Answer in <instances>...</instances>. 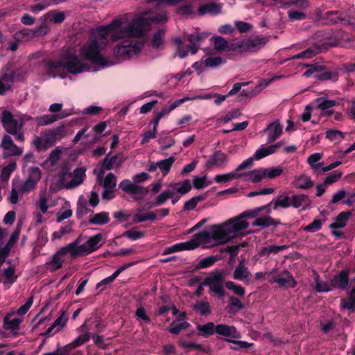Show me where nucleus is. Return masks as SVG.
<instances>
[{
  "label": "nucleus",
  "mask_w": 355,
  "mask_h": 355,
  "mask_svg": "<svg viewBox=\"0 0 355 355\" xmlns=\"http://www.w3.org/2000/svg\"><path fill=\"white\" fill-rule=\"evenodd\" d=\"M168 18L165 12L152 14L148 18L141 17L135 20L131 25L123 28L122 30L116 33L112 36V40L116 41L120 38H125L116 47L114 48L113 53L116 58L125 60L133 55H137L141 51V44L134 42L132 37L142 35L144 26L151 23H163L167 21Z\"/></svg>",
  "instance_id": "obj_1"
},
{
  "label": "nucleus",
  "mask_w": 355,
  "mask_h": 355,
  "mask_svg": "<svg viewBox=\"0 0 355 355\" xmlns=\"http://www.w3.org/2000/svg\"><path fill=\"white\" fill-rule=\"evenodd\" d=\"M40 64L46 74L53 78L58 77L61 68L67 69L71 74L80 73L90 69L89 64L83 62L78 56L73 53L67 55L64 60L44 58Z\"/></svg>",
  "instance_id": "obj_2"
},
{
  "label": "nucleus",
  "mask_w": 355,
  "mask_h": 355,
  "mask_svg": "<svg viewBox=\"0 0 355 355\" xmlns=\"http://www.w3.org/2000/svg\"><path fill=\"white\" fill-rule=\"evenodd\" d=\"M272 202H269L263 206L245 211L239 216L226 221L225 225L230 229L231 234L244 230L249 227V223L245 220L246 218L255 217L260 211H264V209L270 206Z\"/></svg>",
  "instance_id": "obj_3"
},
{
  "label": "nucleus",
  "mask_w": 355,
  "mask_h": 355,
  "mask_svg": "<svg viewBox=\"0 0 355 355\" xmlns=\"http://www.w3.org/2000/svg\"><path fill=\"white\" fill-rule=\"evenodd\" d=\"M225 277L226 273L224 270H216L204 279L202 285L209 287V293H214L219 297H223L225 295L224 288Z\"/></svg>",
  "instance_id": "obj_4"
},
{
  "label": "nucleus",
  "mask_w": 355,
  "mask_h": 355,
  "mask_svg": "<svg viewBox=\"0 0 355 355\" xmlns=\"http://www.w3.org/2000/svg\"><path fill=\"white\" fill-rule=\"evenodd\" d=\"M81 55L85 60L101 66H107L105 58L100 53L99 43L93 40L85 45L80 51Z\"/></svg>",
  "instance_id": "obj_5"
},
{
  "label": "nucleus",
  "mask_w": 355,
  "mask_h": 355,
  "mask_svg": "<svg viewBox=\"0 0 355 355\" xmlns=\"http://www.w3.org/2000/svg\"><path fill=\"white\" fill-rule=\"evenodd\" d=\"M336 46V42H317L306 49V50L293 55V59H307L315 55L327 51L329 48Z\"/></svg>",
  "instance_id": "obj_6"
},
{
  "label": "nucleus",
  "mask_w": 355,
  "mask_h": 355,
  "mask_svg": "<svg viewBox=\"0 0 355 355\" xmlns=\"http://www.w3.org/2000/svg\"><path fill=\"white\" fill-rule=\"evenodd\" d=\"M317 15L321 20L324 21V24L326 25L338 24L347 25L349 24L347 15L340 10L329 11L324 15H322V12L318 11Z\"/></svg>",
  "instance_id": "obj_7"
},
{
  "label": "nucleus",
  "mask_w": 355,
  "mask_h": 355,
  "mask_svg": "<svg viewBox=\"0 0 355 355\" xmlns=\"http://www.w3.org/2000/svg\"><path fill=\"white\" fill-rule=\"evenodd\" d=\"M313 73H315V78L320 80L336 81L338 78L337 72L326 69L324 65H312L304 72V75L306 77H310Z\"/></svg>",
  "instance_id": "obj_8"
},
{
  "label": "nucleus",
  "mask_w": 355,
  "mask_h": 355,
  "mask_svg": "<svg viewBox=\"0 0 355 355\" xmlns=\"http://www.w3.org/2000/svg\"><path fill=\"white\" fill-rule=\"evenodd\" d=\"M119 188L123 191L135 195V198H143L148 193V187H144L132 182L129 179H124L119 184Z\"/></svg>",
  "instance_id": "obj_9"
},
{
  "label": "nucleus",
  "mask_w": 355,
  "mask_h": 355,
  "mask_svg": "<svg viewBox=\"0 0 355 355\" xmlns=\"http://www.w3.org/2000/svg\"><path fill=\"white\" fill-rule=\"evenodd\" d=\"M1 123L5 130L10 135L17 134L23 126V123H19L18 120L15 119L12 114L8 110L3 111Z\"/></svg>",
  "instance_id": "obj_10"
},
{
  "label": "nucleus",
  "mask_w": 355,
  "mask_h": 355,
  "mask_svg": "<svg viewBox=\"0 0 355 355\" xmlns=\"http://www.w3.org/2000/svg\"><path fill=\"white\" fill-rule=\"evenodd\" d=\"M211 230V240L220 243L229 241L232 236L230 229L225 225V223L222 225H214Z\"/></svg>",
  "instance_id": "obj_11"
},
{
  "label": "nucleus",
  "mask_w": 355,
  "mask_h": 355,
  "mask_svg": "<svg viewBox=\"0 0 355 355\" xmlns=\"http://www.w3.org/2000/svg\"><path fill=\"white\" fill-rule=\"evenodd\" d=\"M29 176L20 188L22 193H28L32 191L41 179V171L38 167L31 166L29 168Z\"/></svg>",
  "instance_id": "obj_12"
},
{
  "label": "nucleus",
  "mask_w": 355,
  "mask_h": 355,
  "mask_svg": "<svg viewBox=\"0 0 355 355\" xmlns=\"http://www.w3.org/2000/svg\"><path fill=\"white\" fill-rule=\"evenodd\" d=\"M122 25V22L120 19H114L113 20L110 24H108L107 26H99L98 28H97V33H98V35L101 38V39H103V40H107L108 35L111 33H113L112 35H111V40L112 42H114L113 40H112V36L114 34H115L116 33L119 32L121 31L119 30V31H116L117 28H120ZM123 28H121L122 30ZM122 39V41L123 40H125V38H120V40ZM118 41V40H117ZM116 42V40L115 41Z\"/></svg>",
  "instance_id": "obj_13"
},
{
  "label": "nucleus",
  "mask_w": 355,
  "mask_h": 355,
  "mask_svg": "<svg viewBox=\"0 0 355 355\" xmlns=\"http://www.w3.org/2000/svg\"><path fill=\"white\" fill-rule=\"evenodd\" d=\"M86 169L83 167H78L73 170L72 173H69V177H71V180L67 183L64 188L67 189H72L80 186L86 178Z\"/></svg>",
  "instance_id": "obj_14"
},
{
  "label": "nucleus",
  "mask_w": 355,
  "mask_h": 355,
  "mask_svg": "<svg viewBox=\"0 0 355 355\" xmlns=\"http://www.w3.org/2000/svg\"><path fill=\"white\" fill-rule=\"evenodd\" d=\"M67 251L62 247L57 251L52 257L51 261L46 263V267L50 272H55L62 267L63 257L68 254Z\"/></svg>",
  "instance_id": "obj_15"
},
{
  "label": "nucleus",
  "mask_w": 355,
  "mask_h": 355,
  "mask_svg": "<svg viewBox=\"0 0 355 355\" xmlns=\"http://www.w3.org/2000/svg\"><path fill=\"white\" fill-rule=\"evenodd\" d=\"M349 269L342 270L338 275L333 277L332 279H330L329 282L332 289L334 288H338L341 290H345L347 288L349 284Z\"/></svg>",
  "instance_id": "obj_16"
},
{
  "label": "nucleus",
  "mask_w": 355,
  "mask_h": 355,
  "mask_svg": "<svg viewBox=\"0 0 355 355\" xmlns=\"http://www.w3.org/2000/svg\"><path fill=\"white\" fill-rule=\"evenodd\" d=\"M216 333L224 337V340L227 342L228 338H240L241 334L237 331L236 328L233 325H227L225 324H219L216 326Z\"/></svg>",
  "instance_id": "obj_17"
},
{
  "label": "nucleus",
  "mask_w": 355,
  "mask_h": 355,
  "mask_svg": "<svg viewBox=\"0 0 355 355\" xmlns=\"http://www.w3.org/2000/svg\"><path fill=\"white\" fill-rule=\"evenodd\" d=\"M80 236L63 247L67 251L71 259H76L78 257L84 256V251L85 248V243L83 245H80Z\"/></svg>",
  "instance_id": "obj_18"
},
{
  "label": "nucleus",
  "mask_w": 355,
  "mask_h": 355,
  "mask_svg": "<svg viewBox=\"0 0 355 355\" xmlns=\"http://www.w3.org/2000/svg\"><path fill=\"white\" fill-rule=\"evenodd\" d=\"M67 135V130L64 125L58 126L49 132L45 139V144L48 146L53 145V144L61 139L64 138Z\"/></svg>",
  "instance_id": "obj_19"
},
{
  "label": "nucleus",
  "mask_w": 355,
  "mask_h": 355,
  "mask_svg": "<svg viewBox=\"0 0 355 355\" xmlns=\"http://www.w3.org/2000/svg\"><path fill=\"white\" fill-rule=\"evenodd\" d=\"M263 132L268 133V142L271 143L281 136L282 134V126L279 121H276L270 123Z\"/></svg>",
  "instance_id": "obj_20"
},
{
  "label": "nucleus",
  "mask_w": 355,
  "mask_h": 355,
  "mask_svg": "<svg viewBox=\"0 0 355 355\" xmlns=\"http://www.w3.org/2000/svg\"><path fill=\"white\" fill-rule=\"evenodd\" d=\"M19 236V230H15L11 234L8 242L3 248H0V266H1L8 256L12 245L17 242Z\"/></svg>",
  "instance_id": "obj_21"
},
{
  "label": "nucleus",
  "mask_w": 355,
  "mask_h": 355,
  "mask_svg": "<svg viewBox=\"0 0 355 355\" xmlns=\"http://www.w3.org/2000/svg\"><path fill=\"white\" fill-rule=\"evenodd\" d=\"M282 223L279 219L273 218L269 216H264L257 218L252 222L253 227H261L262 228H266L270 226H277L281 225Z\"/></svg>",
  "instance_id": "obj_22"
},
{
  "label": "nucleus",
  "mask_w": 355,
  "mask_h": 355,
  "mask_svg": "<svg viewBox=\"0 0 355 355\" xmlns=\"http://www.w3.org/2000/svg\"><path fill=\"white\" fill-rule=\"evenodd\" d=\"M245 259L239 261L233 272V278L239 281H244L251 275L248 268L245 265Z\"/></svg>",
  "instance_id": "obj_23"
},
{
  "label": "nucleus",
  "mask_w": 355,
  "mask_h": 355,
  "mask_svg": "<svg viewBox=\"0 0 355 355\" xmlns=\"http://www.w3.org/2000/svg\"><path fill=\"white\" fill-rule=\"evenodd\" d=\"M227 157L224 153L220 150H217L209 157L206 162V166L207 168H211L213 166L220 167L227 162Z\"/></svg>",
  "instance_id": "obj_24"
},
{
  "label": "nucleus",
  "mask_w": 355,
  "mask_h": 355,
  "mask_svg": "<svg viewBox=\"0 0 355 355\" xmlns=\"http://www.w3.org/2000/svg\"><path fill=\"white\" fill-rule=\"evenodd\" d=\"M284 274L286 277H275L273 282L277 283L282 288H295L297 286V282L293 276L288 270H284Z\"/></svg>",
  "instance_id": "obj_25"
},
{
  "label": "nucleus",
  "mask_w": 355,
  "mask_h": 355,
  "mask_svg": "<svg viewBox=\"0 0 355 355\" xmlns=\"http://www.w3.org/2000/svg\"><path fill=\"white\" fill-rule=\"evenodd\" d=\"M37 3L31 6L30 10L33 13L45 10L51 5H58L64 1V0H34Z\"/></svg>",
  "instance_id": "obj_26"
},
{
  "label": "nucleus",
  "mask_w": 355,
  "mask_h": 355,
  "mask_svg": "<svg viewBox=\"0 0 355 355\" xmlns=\"http://www.w3.org/2000/svg\"><path fill=\"white\" fill-rule=\"evenodd\" d=\"M221 5L215 2H210L200 6L198 8L200 15L210 14L217 15L221 12Z\"/></svg>",
  "instance_id": "obj_27"
},
{
  "label": "nucleus",
  "mask_w": 355,
  "mask_h": 355,
  "mask_svg": "<svg viewBox=\"0 0 355 355\" xmlns=\"http://www.w3.org/2000/svg\"><path fill=\"white\" fill-rule=\"evenodd\" d=\"M102 239V234H97L92 237H90L85 243V251L84 256L87 255L94 251H96L98 247V244Z\"/></svg>",
  "instance_id": "obj_28"
},
{
  "label": "nucleus",
  "mask_w": 355,
  "mask_h": 355,
  "mask_svg": "<svg viewBox=\"0 0 355 355\" xmlns=\"http://www.w3.org/2000/svg\"><path fill=\"white\" fill-rule=\"evenodd\" d=\"M14 315V313H8L3 318V327L6 330L16 331L19 329V325L22 322V319L19 318H15L10 320V317Z\"/></svg>",
  "instance_id": "obj_29"
},
{
  "label": "nucleus",
  "mask_w": 355,
  "mask_h": 355,
  "mask_svg": "<svg viewBox=\"0 0 355 355\" xmlns=\"http://www.w3.org/2000/svg\"><path fill=\"white\" fill-rule=\"evenodd\" d=\"M293 185L297 189L307 190L313 186L311 178L306 175H300L295 178Z\"/></svg>",
  "instance_id": "obj_30"
},
{
  "label": "nucleus",
  "mask_w": 355,
  "mask_h": 355,
  "mask_svg": "<svg viewBox=\"0 0 355 355\" xmlns=\"http://www.w3.org/2000/svg\"><path fill=\"white\" fill-rule=\"evenodd\" d=\"M216 326L212 322H209L205 324H198L196 327L198 331V335L204 338H208L216 333Z\"/></svg>",
  "instance_id": "obj_31"
},
{
  "label": "nucleus",
  "mask_w": 355,
  "mask_h": 355,
  "mask_svg": "<svg viewBox=\"0 0 355 355\" xmlns=\"http://www.w3.org/2000/svg\"><path fill=\"white\" fill-rule=\"evenodd\" d=\"M352 216L350 211H342L336 218L335 222L329 225L331 229L336 230L343 228L346 225L347 221Z\"/></svg>",
  "instance_id": "obj_32"
},
{
  "label": "nucleus",
  "mask_w": 355,
  "mask_h": 355,
  "mask_svg": "<svg viewBox=\"0 0 355 355\" xmlns=\"http://www.w3.org/2000/svg\"><path fill=\"white\" fill-rule=\"evenodd\" d=\"M340 308L341 310L347 309L355 311V286L348 293V300L341 299Z\"/></svg>",
  "instance_id": "obj_33"
},
{
  "label": "nucleus",
  "mask_w": 355,
  "mask_h": 355,
  "mask_svg": "<svg viewBox=\"0 0 355 355\" xmlns=\"http://www.w3.org/2000/svg\"><path fill=\"white\" fill-rule=\"evenodd\" d=\"M267 41L268 40L266 37H257L254 39H248L246 40V49L248 50V52H254L266 44Z\"/></svg>",
  "instance_id": "obj_34"
},
{
  "label": "nucleus",
  "mask_w": 355,
  "mask_h": 355,
  "mask_svg": "<svg viewBox=\"0 0 355 355\" xmlns=\"http://www.w3.org/2000/svg\"><path fill=\"white\" fill-rule=\"evenodd\" d=\"M286 245H268L260 248L259 254L261 257H268L270 254H276L279 252L286 249Z\"/></svg>",
  "instance_id": "obj_35"
},
{
  "label": "nucleus",
  "mask_w": 355,
  "mask_h": 355,
  "mask_svg": "<svg viewBox=\"0 0 355 355\" xmlns=\"http://www.w3.org/2000/svg\"><path fill=\"white\" fill-rule=\"evenodd\" d=\"M242 174L243 176H248V179L254 183L260 182L266 178V171L264 168H256L250 172L243 173Z\"/></svg>",
  "instance_id": "obj_36"
},
{
  "label": "nucleus",
  "mask_w": 355,
  "mask_h": 355,
  "mask_svg": "<svg viewBox=\"0 0 355 355\" xmlns=\"http://www.w3.org/2000/svg\"><path fill=\"white\" fill-rule=\"evenodd\" d=\"M68 114H44L41 116L37 117L36 122L38 125H46L51 124L58 119H62L67 116Z\"/></svg>",
  "instance_id": "obj_37"
},
{
  "label": "nucleus",
  "mask_w": 355,
  "mask_h": 355,
  "mask_svg": "<svg viewBox=\"0 0 355 355\" xmlns=\"http://www.w3.org/2000/svg\"><path fill=\"white\" fill-rule=\"evenodd\" d=\"M110 220L109 213L107 211H101L94 214L89 220V223L97 225H103L108 223Z\"/></svg>",
  "instance_id": "obj_38"
},
{
  "label": "nucleus",
  "mask_w": 355,
  "mask_h": 355,
  "mask_svg": "<svg viewBox=\"0 0 355 355\" xmlns=\"http://www.w3.org/2000/svg\"><path fill=\"white\" fill-rule=\"evenodd\" d=\"M243 177V174L232 171L225 174L216 175L214 178V181L217 183H226L232 180L239 179Z\"/></svg>",
  "instance_id": "obj_39"
},
{
  "label": "nucleus",
  "mask_w": 355,
  "mask_h": 355,
  "mask_svg": "<svg viewBox=\"0 0 355 355\" xmlns=\"http://www.w3.org/2000/svg\"><path fill=\"white\" fill-rule=\"evenodd\" d=\"M270 202H272L271 205L265 209L268 214L270 213V209L272 206V209L275 210L277 209L279 207H281L284 209L291 207V199L288 196H286L282 199H277L275 201H271Z\"/></svg>",
  "instance_id": "obj_40"
},
{
  "label": "nucleus",
  "mask_w": 355,
  "mask_h": 355,
  "mask_svg": "<svg viewBox=\"0 0 355 355\" xmlns=\"http://www.w3.org/2000/svg\"><path fill=\"white\" fill-rule=\"evenodd\" d=\"M45 17L49 21L55 24H61L65 19V14L64 12L58 11L57 10H52L49 11L45 15Z\"/></svg>",
  "instance_id": "obj_41"
},
{
  "label": "nucleus",
  "mask_w": 355,
  "mask_h": 355,
  "mask_svg": "<svg viewBox=\"0 0 355 355\" xmlns=\"http://www.w3.org/2000/svg\"><path fill=\"white\" fill-rule=\"evenodd\" d=\"M313 275L315 277V289L318 293L329 292L332 291V287L330 283L328 284L325 282H321L320 279V275L316 271H313Z\"/></svg>",
  "instance_id": "obj_42"
},
{
  "label": "nucleus",
  "mask_w": 355,
  "mask_h": 355,
  "mask_svg": "<svg viewBox=\"0 0 355 355\" xmlns=\"http://www.w3.org/2000/svg\"><path fill=\"white\" fill-rule=\"evenodd\" d=\"M225 62L226 60L220 56H209L204 59V67L217 68Z\"/></svg>",
  "instance_id": "obj_43"
},
{
  "label": "nucleus",
  "mask_w": 355,
  "mask_h": 355,
  "mask_svg": "<svg viewBox=\"0 0 355 355\" xmlns=\"http://www.w3.org/2000/svg\"><path fill=\"white\" fill-rule=\"evenodd\" d=\"M193 309L199 313L201 315H207L210 314L211 312L209 303L202 300L198 301L195 304H193Z\"/></svg>",
  "instance_id": "obj_44"
},
{
  "label": "nucleus",
  "mask_w": 355,
  "mask_h": 355,
  "mask_svg": "<svg viewBox=\"0 0 355 355\" xmlns=\"http://www.w3.org/2000/svg\"><path fill=\"white\" fill-rule=\"evenodd\" d=\"M165 30L163 28L157 30L153 35L152 39V46L155 49H161L164 44V37L165 35Z\"/></svg>",
  "instance_id": "obj_45"
},
{
  "label": "nucleus",
  "mask_w": 355,
  "mask_h": 355,
  "mask_svg": "<svg viewBox=\"0 0 355 355\" xmlns=\"http://www.w3.org/2000/svg\"><path fill=\"white\" fill-rule=\"evenodd\" d=\"M175 158L173 156H171L167 159L160 160L157 162V166H158L159 168L162 171L163 175H166L173 165L175 162Z\"/></svg>",
  "instance_id": "obj_46"
},
{
  "label": "nucleus",
  "mask_w": 355,
  "mask_h": 355,
  "mask_svg": "<svg viewBox=\"0 0 355 355\" xmlns=\"http://www.w3.org/2000/svg\"><path fill=\"white\" fill-rule=\"evenodd\" d=\"M174 196V192L167 189L162 191L159 195L157 196L155 200L153 202L152 206H160L164 205L168 199L171 198Z\"/></svg>",
  "instance_id": "obj_47"
},
{
  "label": "nucleus",
  "mask_w": 355,
  "mask_h": 355,
  "mask_svg": "<svg viewBox=\"0 0 355 355\" xmlns=\"http://www.w3.org/2000/svg\"><path fill=\"white\" fill-rule=\"evenodd\" d=\"M2 275L6 279L4 284H8L12 285L17 281V276L15 275V268L13 266L4 268Z\"/></svg>",
  "instance_id": "obj_48"
},
{
  "label": "nucleus",
  "mask_w": 355,
  "mask_h": 355,
  "mask_svg": "<svg viewBox=\"0 0 355 355\" xmlns=\"http://www.w3.org/2000/svg\"><path fill=\"white\" fill-rule=\"evenodd\" d=\"M206 198L207 193L191 198L190 200L185 202L184 205V209L187 211L194 209L196 207L198 203L202 200H205Z\"/></svg>",
  "instance_id": "obj_49"
},
{
  "label": "nucleus",
  "mask_w": 355,
  "mask_h": 355,
  "mask_svg": "<svg viewBox=\"0 0 355 355\" xmlns=\"http://www.w3.org/2000/svg\"><path fill=\"white\" fill-rule=\"evenodd\" d=\"M290 199L291 207L295 209L299 208L309 200V196L306 194H293Z\"/></svg>",
  "instance_id": "obj_50"
},
{
  "label": "nucleus",
  "mask_w": 355,
  "mask_h": 355,
  "mask_svg": "<svg viewBox=\"0 0 355 355\" xmlns=\"http://www.w3.org/2000/svg\"><path fill=\"white\" fill-rule=\"evenodd\" d=\"M237 338H228L227 343H233L234 345L230 346V349L234 351H238L241 349H248L254 345V343H250L243 340H236Z\"/></svg>",
  "instance_id": "obj_51"
},
{
  "label": "nucleus",
  "mask_w": 355,
  "mask_h": 355,
  "mask_svg": "<svg viewBox=\"0 0 355 355\" xmlns=\"http://www.w3.org/2000/svg\"><path fill=\"white\" fill-rule=\"evenodd\" d=\"M180 184V182H177V183L172 184L171 185V187L173 189H176L177 192L181 195L187 194L192 189L191 184L190 182V180H184L182 183V185L180 187H177Z\"/></svg>",
  "instance_id": "obj_52"
},
{
  "label": "nucleus",
  "mask_w": 355,
  "mask_h": 355,
  "mask_svg": "<svg viewBox=\"0 0 355 355\" xmlns=\"http://www.w3.org/2000/svg\"><path fill=\"white\" fill-rule=\"evenodd\" d=\"M17 164L15 162H12L2 168L1 174V180L2 182L8 181L11 174L16 169Z\"/></svg>",
  "instance_id": "obj_53"
},
{
  "label": "nucleus",
  "mask_w": 355,
  "mask_h": 355,
  "mask_svg": "<svg viewBox=\"0 0 355 355\" xmlns=\"http://www.w3.org/2000/svg\"><path fill=\"white\" fill-rule=\"evenodd\" d=\"M322 157V155L319 153L311 154L308 158V164L315 171L318 170L322 167V163H318Z\"/></svg>",
  "instance_id": "obj_54"
},
{
  "label": "nucleus",
  "mask_w": 355,
  "mask_h": 355,
  "mask_svg": "<svg viewBox=\"0 0 355 355\" xmlns=\"http://www.w3.org/2000/svg\"><path fill=\"white\" fill-rule=\"evenodd\" d=\"M214 44V49L218 51H223L227 49L228 42L221 36L213 37L211 38Z\"/></svg>",
  "instance_id": "obj_55"
},
{
  "label": "nucleus",
  "mask_w": 355,
  "mask_h": 355,
  "mask_svg": "<svg viewBox=\"0 0 355 355\" xmlns=\"http://www.w3.org/2000/svg\"><path fill=\"white\" fill-rule=\"evenodd\" d=\"M324 220L321 219H314L309 225L303 227L304 231L311 233L316 232L322 229Z\"/></svg>",
  "instance_id": "obj_56"
},
{
  "label": "nucleus",
  "mask_w": 355,
  "mask_h": 355,
  "mask_svg": "<svg viewBox=\"0 0 355 355\" xmlns=\"http://www.w3.org/2000/svg\"><path fill=\"white\" fill-rule=\"evenodd\" d=\"M225 287L228 290H231L236 295L243 296L245 293V288L241 285H237L232 281H227L225 282Z\"/></svg>",
  "instance_id": "obj_57"
},
{
  "label": "nucleus",
  "mask_w": 355,
  "mask_h": 355,
  "mask_svg": "<svg viewBox=\"0 0 355 355\" xmlns=\"http://www.w3.org/2000/svg\"><path fill=\"white\" fill-rule=\"evenodd\" d=\"M218 258L216 256H209L206 258L201 259L199 263L196 265V269L200 268H207L213 266L216 261H218Z\"/></svg>",
  "instance_id": "obj_58"
},
{
  "label": "nucleus",
  "mask_w": 355,
  "mask_h": 355,
  "mask_svg": "<svg viewBox=\"0 0 355 355\" xmlns=\"http://www.w3.org/2000/svg\"><path fill=\"white\" fill-rule=\"evenodd\" d=\"M194 239L200 243H207L211 241V232L201 231L193 236Z\"/></svg>",
  "instance_id": "obj_59"
},
{
  "label": "nucleus",
  "mask_w": 355,
  "mask_h": 355,
  "mask_svg": "<svg viewBox=\"0 0 355 355\" xmlns=\"http://www.w3.org/2000/svg\"><path fill=\"white\" fill-rule=\"evenodd\" d=\"M90 338L91 334L89 332H85V334L80 335L78 337L74 339L71 343V345L74 349L87 342L90 339Z\"/></svg>",
  "instance_id": "obj_60"
},
{
  "label": "nucleus",
  "mask_w": 355,
  "mask_h": 355,
  "mask_svg": "<svg viewBox=\"0 0 355 355\" xmlns=\"http://www.w3.org/2000/svg\"><path fill=\"white\" fill-rule=\"evenodd\" d=\"M171 327L168 329L169 332L173 334H178L182 330H184L191 327V324L187 322H182L175 324V322H172Z\"/></svg>",
  "instance_id": "obj_61"
},
{
  "label": "nucleus",
  "mask_w": 355,
  "mask_h": 355,
  "mask_svg": "<svg viewBox=\"0 0 355 355\" xmlns=\"http://www.w3.org/2000/svg\"><path fill=\"white\" fill-rule=\"evenodd\" d=\"M326 137L332 141H340L344 137L343 132L336 130H329L326 132Z\"/></svg>",
  "instance_id": "obj_62"
},
{
  "label": "nucleus",
  "mask_w": 355,
  "mask_h": 355,
  "mask_svg": "<svg viewBox=\"0 0 355 355\" xmlns=\"http://www.w3.org/2000/svg\"><path fill=\"white\" fill-rule=\"evenodd\" d=\"M230 308L231 309L232 313H236L239 310H241L244 308V304L241 302V300L235 297H230Z\"/></svg>",
  "instance_id": "obj_63"
},
{
  "label": "nucleus",
  "mask_w": 355,
  "mask_h": 355,
  "mask_svg": "<svg viewBox=\"0 0 355 355\" xmlns=\"http://www.w3.org/2000/svg\"><path fill=\"white\" fill-rule=\"evenodd\" d=\"M343 173L339 170H336L331 173L324 180V184L330 185L336 182L342 176Z\"/></svg>",
  "instance_id": "obj_64"
}]
</instances>
